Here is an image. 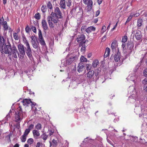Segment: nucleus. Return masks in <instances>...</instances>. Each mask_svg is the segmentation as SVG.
I'll return each instance as SVG.
<instances>
[{"instance_id":"1","label":"nucleus","mask_w":147,"mask_h":147,"mask_svg":"<svg viewBox=\"0 0 147 147\" xmlns=\"http://www.w3.org/2000/svg\"><path fill=\"white\" fill-rule=\"evenodd\" d=\"M128 92L129 94H131L129 97L128 100L132 102L137 101V102L140 103V101L138 100L139 95L136 92L135 86L132 85L129 86L128 89Z\"/></svg>"},{"instance_id":"2","label":"nucleus","mask_w":147,"mask_h":147,"mask_svg":"<svg viewBox=\"0 0 147 147\" xmlns=\"http://www.w3.org/2000/svg\"><path fill=\"white\" fill-rule=\"evenodd\" d=\"M5 46L4 48H3V46H1L0 47V50L2 51V53L11 55L12 47H11L9 40L8 39H7V42L6 43L5 42Z\"/></svg>"},{"instance_id":"3","label":"nucleus","mask_w":147,"mask_h":147,"mask_svg":"<svg viewBox=\"0 0 147 147\" xmlns=\"http://www.w3.org/2000/svg\"><path fill=\"white\" fill-rule=\"evenodd\" d=\"M22 109L21 106H20L15 112V121L16 122H19L22 119L23 115L25 114V112H22Z\"/></svg>"},{"instance_id":"4","label":"nucleus","mask_w":147,"mask_h":147,"mask_svg":"<svg viewBox=\"0 0 147 147\" xmlns=\"http://www.w3.org/2000/svg\"><path fill=\"white\" fill-rule=\"evenodd\" d=\"M22 102L24 105L27 106H28L29 105L31 104L30 105H31L32 108L33 110L36 111L37 110L36 108L34 107L36 105V103L35 102H32L31 99H25L23 100Z\"/></svg>"},{"instance_id":"5","label":"nucleus","mask_w":147,"mask_h":147,"mask_svg":"<svg viewBox=\"0 0 147 147\" xmlns=\"http://www.w3.org/2000/svg\"><path fill=\"white\" fill-rule=\"evenodd\" d=\"M18 47L20 54V55L19 54H18V57L20 58L24 57L25 54L24 46L21 44H19L18 45Z\"/></svg>"},{"instance_id":"6","label":"nucleus","mask_w":147,"mask_h":147,"mask_svg":"<svg viewBox=\"0 0 147 147\" xmlns=\"http://www.w3.org/2000/svg\"><path fill=\"white\" fill-rule=\"evenodd\" d=\"M26 46V53L28 57L31 60L33 59L32 55V52L29 43L25 45Z\"/></svg>"},{"instance_id":"7","label":"nucleus","mask_w":147,"mask_h":147,"mask_svg":"<svg viewBox=\"0 0 147 147\" xmlns=\"http://www.w3.org/2000/svg\"><path fill=\"white\" fill-rule=\"evenodd\" d=\"M86 77L90 81H94L96 80L94 76V71L93 70L89 71L86 74Z\"/></svg>"},{"instance_id":"8","label":"nucleus","mask_w":147,"mask_h":147,"mask_svg":"<svg viewBox=\"0 0 147 147\" xmlns=\"http://www.w3.org/2000/svg\"><path fill=\"white\" fill-rule=\"evenodd\" d=\"M86 37L83 34H80L78 36V37L76 38V40L77 42L80 43L84 42L85 43L86 42H88L87 40H85Z\"/></svg>"},{"instance_id":"9","label":"nucleus","mask_w":147,"mask_h":147,"mask_svg":"<svg viewBox=\"0 0 147 147\" xmlns=\"http://www.w3.org/2000/svg\"><path fill=\"white\" fill-rule=\"evenodd\" d=\"M54 11L55 13V16L58 18L62 19L63 17L59 8L58 7L54 8Z\"/></svg>"},{"instance_id":"10","label":"nucleus","mask_w":147,"mask_h":147,"mask_svg":"<svg viewBox=\"0 0 147 147\" xmlns=\"http://www.w3.org/2000/svg\"><path fill=\"white\" fill-rule=\"evenodd\" d=\"M135 34V37L136 39L138 40L142 41V35L141 32L139 30H137Z\"/></svg>"},{"instance_id":"11","label":"nucleus","mask_w":147,"mask_h":147,"mask_svg":"<svg viewBox=\"0 0 147 147\" xmlns=\"http://www.w3.org/2000/svg\"><path fill=\"white\" fill-rule=\"evenodd\" d=\"M133 43L131 42H129L127 43V50L129 53L130 54L134 50Z\"/></svg>"},{"instance_id":"12","label":"nucleus","mask_w":147,"mask_h":147,"mask_svg":"<svg viewBox=\"0 0 147 147\" xmlns=\"http://www.w3.org/2000/svg\"><path fill=\"white\" fill-rule=\"evenodd\" d=\"M59 18L55 17L52 16H47V19L50 20V21L55 24H57L59 22Z\"/></svg>"},{"instance_id":"13","label":"nucleus","mask_w":147,"mask_h":147,"mask_svg":"<svg viewBox=\"0 0 147 147\" xmlns=\"http://www.w3.org/2000/svg\"><path fill=\"white\" fill-rule=\"evenodd\" d=\"M18 53V51L16 47L13 45L12 47V51H11V55H12L13 57L17 58V53Z\"/></svg>"},{"instance_id":"14","label":"nucleus","mask_w":147,"mask_h":147,"mask_svg":"<svg viewBox=\"0 0 147 147\" xmlns=\"http://www.w3.org/2000/svg\"><path fill=\"white\" fill-rule=\"evenodd\" d=\"M77 59L78 56L74 55L70 57L67 60L68 61V62L70 64L72 62L76 61L77 60Z\"/></svg>"},{"instance_id":"15","label":"nucleus","mask_w":147,"mask_h":147,"mask_svg":"<svg viewBox=\"0 0 147 147\" xmlns=\"http://www.w3.org/2000/svg\"><path fill=\"white\" fill-rule=\"evenodd\" d=\"M41 24L44 31H46L48 29V26L46 20H43L42 21Z\"/></svg>"},{"instance_id":"16","label":"nucleus","mask_w":147,"mask_h":147,"mask_svg":"<svg viewBox=\"0 0 147 147\" xmlns=\"http://www.w3.org/2000/svg\"><path fill=\"white\" fill-rule=\"evenodd\" d=\"M84 64L82 62H80L79 64L78 68V71L80 73L82 71L84 68Z\"/></svg>"},{"instance_id":"17","label":"nucleus","mask_w":147,"mask_h":147,"mask_svg":"<svg viewBox=\"0 0 147 147\" xmlns=\"http://www.w3.org/2000/svg\"><path fill=\"white\" fill-rule=\"evenodd\" d=\"M33 48L35 49L36 51H38L40 49L39 46V44L37 41H33L32 43H31Z\"/></svg>"},{"instance_id":"18","label":"nucleus","mask_w":147,"mask_h":147,"mask_svg":"<svg viewBox=\"0 0 147 147\" xmlns=\"http://www.w3.org/2000/svg\"><path fill=\"white\" fill-rule=\"evenodd\" d=\"M121 57L120 53L119 51H118L115 55V62H119L121 61Z\"/></svg>"},{"instance_id":"19","label":"nucleus","mask_w":147,"mask_h":147,"mask_svg":"<svg viewBox=\"0 0 147 147\" xmlns=\"http://www.w3.org/2000/svg\"><path fill=\"white\" fill-rule=\"evenodd\" d=\"M96 30V28L92 26L87 28L85 30V31L88 34H89L93 31H94Z\"/></svg>"},{"instance_id":"20","label":"nucleus","mask_w":147,"mask_h":147,"mask_svg":"<svg viewBox=\"0 0 147 147\" xmlns=\"http://www.w3.org/2000/svg\"><path fill=\"white\" fill-rule=\"evenodd\" d=\"M34 137L36 139H37L40 136V133L38 131L36 130H34L32 131Z\"/></svg>"},{"instance_id":"21","label":"nucleus","mask_w":147,"mask_h":147,"mask_svg":"<svg viewBox=\"0 0 147 147\" xmlns=\"http://www.w3.org/2000/svg\"><path fill=\"white\" fill-rule=\"evenodd\" d=\"M68 60H66L65 59L61 61V65L62 67H65L67 65H70V64L68 62Z\"/></svg>"},{"instance_id":"22","label":"nucleus","mask_w":147,"mask_h":147,"mask_svg":"<svg viewBox=\"0 0 147 147\" xmlns=\"http://www.w3.org/2000/svg\"><path fill=\"white\" fill-rule=\"evenodd\" d=\"M5 42V40L3 36L0 35V47L3 46Z\"/></svg>"},{"instance_id":"23","label":"nucleus","mask_w":147,"mask_h":147,"mask_svg":"<svg viewBox=\"0 0 147 147\" xmlns=\"http://www.w3.org/2000/svg\"><path fill=\"white\" fill-rule=\"evenodd\" d=\"M38 40L40 45L44 47L46 46V44L43 37L39 38Z\"/></svg>"},{"instance_id":"24","label":"nucleus","mask_w":147,"mask_h":147,"mask_svg":"<svg viewBox=\"0 0 147 147\" xmlns=\"http://www.w3.org/2000/svg\"><path fill=\"white\" fill-rule=\"evenodd\" d=\"M99 61L97 59H96L94 60L92 63V66L94 68L97 67L98 65L99 64Z\"/></svg>"},{"instance_id":"25","label":"nucleus","mask_w":147,"mask_h":147,"mask_svg":"<svg viewBox=\"0 0 147 147\" xmlns=\"http://www.w3.org/2000/svg\"><path fill=\"white\" fill-rule=\"evenodd\" d=\"M142 83L144 84V90L145 91H147V78L144 79L142 81Z\"/></svg>"},{"instance_id":"26","label":"nucleus","mask_w":147,"mask_h":147,"mask_svg":"<svg viewBox=\"0 0 147 147\" xmlns=\"http://www.w3.org/2000/svg\"><path fill=\"white\" fill-rule=\"evenodd\" d=\"M110 50L109 48H107L106 49L104 55V57L105 58L107 57L109 55Z\"/></svg>"},{"instance_id":"27","label":"nucleus","mask_w":147,"mask_h":147,"mask_svg":"<svg viewBox=\"0 0 147 147\" xmlns=\"http://www.w3.org/2000/svg\"><path fill=\"white\" fill-rule=\"evenodd\" d=\"M117 42L116 40H114L111 44V48L113 51L115 50L117 46Z\"/></svg>"},{"instance_id":"28","label":"nucleus","mask_w":147,"mask_h":147,"mask_svg":"<svg viewBox=\"0 0 147 147\" xmlns=\"http://www.w3.org/2000/svg\"><path fill=\"white\" fill-rule=\"evenodd\" d=\"M133 76V75L131 74L129 75L127 78L128 81H132L134 82L135 79L136 77L135 76Z\"/></svg>"},{"instance_id":"29","label":"nucleus","mask_w":147,"mask_h":147,"mask_svg":"<svg viewBox=\"0 0 147 147\" xmlns=\"http://www.w3.org/2000/svg\"><path fill=\"white\" fill-rule=\"evenodd\" d=\"M60 5L61 7L63 9L65 8V0H61Z\"/></svg>"},{"instance_id":"30","label":"nucleus","mask_w":147,"mask_h":147,"mask_svg":"<svg viewBox=\"0 0 147 147\" xmlns=\"http://www.w3.org/2000/svg\"><path fill=\"white\" fill-rule=\"evenodd\" d=\"M79 46L80 47H82L81 49V51L83 52V53L84 52L86 49L85 45V43H84V42H83L82 43H80Z\"/></svg>"},{"instance_id":"31","label":"nucleus","mask_w":147,"mask_h":147,"mask_svg":"<svg viewBox=\"0 0 147 147\" xmlns=\"http://www.w3.org/2000/svg\"><path fill=\"white\" fill-rule=\"evenodd\" d=\"M143 22V20L142 19L140 18L138 19L137 22V26L138 27H140L142 25V23Z\"/></svg>"},{"instance_id":"32","label":"nucleus","mask_w":147,"mask_h":147,"mask_svg":"<svg viewBox=\"0 0 147 147\" xmlns=\"http://www.w3.org/2000/svg\"><path fill=\"white\" fill-rule=\"evenodd\" d=\"M11 136V133H10L5 137V140L8 142H10L11 141L10 138Z\"/></svg>"},{"instance_id":"33","label":"nucleus","mask_w":147,"mask_h":147,"mask_svg":"<svg viewBox=\"0 0 147 147\" xmlns=\"http://www.w3.org/2000/svg\"><path fill=\"white\" fill-rule=\"evenodd\" d=\"M92 66L91 64H86V65L85 67L86 69V70L87 71H90L91 70V69L92 68Z\"/></svg>"},{"instance_id":"34","label":"nucleus","mask_w":147,"mask_h":147,"mask_svg":"<svg viewBox=\"0 0 147 147\" xmlns=\"http://www.w3.org/2000/svg\"><path fill=\"white\" fill-rule=\"evenodd\" d=\"M48 22L49 26L50 28H53L54 27V26L53 24V22H51L50 20L47 19Z\"/></svg>"},{"instance_id":"35","label":"nucleus","mask_w":147,"mask_h":147,"mask_svg":"<svg viewBox=\"0 0 147 147\" xmlns=\"http://www.w3.org/2000/svg\"><path fill=\"white\" fill-rule=\"evenodd\" d=\"M13 37L14 39L16 40H18L19 38L18 33H14L13 34Z\"/></svg>"},{"instance_id":"36","label":"nucleus","mask_w":147,"mask_h":147,"mask_svg":"<svg viewBox=\"0 0 147 147\" xmlns=\"http://www.w3.org/2000/svg\"><path fill=\"white\" fill-rule=\"evenodd\" d=\"M48 137V136L45 133H43L41 136V138L44 141H45L47 139Z\"/></svg>"},{"instance_id":"37","label":"nucleus","mask_w":147,"mask_h":147,"mask_svg":"<svg viewBox=\"0 0 147 147\" xmlns=\"http://www.w3.org/2000/svg\"><path fill=\"white\" fill-rule=\"evenodd\" d=\"M41 10L43 13H45L47 10V8L46 6L42 5L41 7Z\"/></svg>"},{"instance_id":"38","label":"nucleus","mask_w":147,"mask_h":147,"mask_svg":"<svg viewBox=\"0 0 147 147\" xmlns=\"http://www.w3.org/2000/svg\"><path fill=\"white\" fill-rule=\"evenodd\" d=\"M88 2V3L87 4L88 5V6L90 8H91L93 4L92 1L91 0H89V1Z\"/></svg>"},{"instance_id":"39","label":"nucleus","mask_w":147,"mask_h":147,"mask_svg":"<svg viewBox=\"0 0 147 147\" xmlns=\"http://www.w3.org/2000/svg\"><path fill=\"white\" fill-rule=\"evenodd\" d=\"M47 7L50 9H53V5L50 1H48L47 4Z\"/></svg>"},{"instance_id":"40","label":"nucleus","mask_w":147,"mask_h":147,"mask_svg":"<svg viewBox=\"0 0 147 147\" xmlns=\"http://www.w3.org/2000/svg\"><path fill=\"white\" fill-rule=\"evenodd\" d=\"M127 36L125 35L122 37L121 42L123 43H125L127 41Z\"/></svg>"},{"instance_id":"41","label":"nucleus","mask_w":147,"mask_h":147,"mask_svg":"<svg viewBox=\"0 0 147 147\" xmlns=\"http://www.w3.org/2000/svg\"><path fill=\"white\" fill-rule=\"evenodd\" d=\"M22 38L23 42L25 45L29 43L27 40L26 38L24 35L22 36Z\"/></svg>"},{"instance_id":"42","label":"nucleus","mask_w":147,"mask_h":147,"mask_svg":"<svg viewBox=\"0 0 147 147\" xmlns=\"http://www.w3.org/2000/svg\"><path fill=\"white\" fill-rule=\"evenodd\" d=\"M80 60L81 61V62H86L87 61V59L84 57L83 56H82L80 58Z\"/></svg>"},{"instance_id":"43","label":"nucleus","mask_w":147,"mask_h":147,"mask_svg":"<svg viewBox=\"0 0 147 147\" xmlns=\"http://www.w3.org/2000/svg\"><path fill=\"white\" fill-rule=\"evenodd\" d=\"M10 118V116L9 114H8L4 118V121L5 122V123L7 122V121H8Z\"/></svg>"},{"instance_id":"44","label":"nucleus","mask_w":147,"mask_h":147,"mask_svg":"<svg viewBox=\"0 0 147 147\" xmlns=\"http://www.w3.org/2000/svg\"><path fill=\"white\" fill-rule=\"evenodd\" d=\"M132 15H132V13H131V14L128 17L127 19V21L125 23V24H126L127 23L129 22L131 20L132 18L133 17Z\"/></svg>"},{"instance_id":"45","label":"nucleus","mask_w":147,"mask_h":147,"mask_svg":"<svg viewBox=\"0 0 147 147\" xmlns=\"http://www.w3.org/2000/svg\"><path fill=\"white\" fill-rule=\"evenodd\" d=\"M26 136L23 135L21 137V140L22 142H24L26 140Z\"/></svg>"},{"instance_id":"46","label":"nucleus","mask_w":147,"mask_h":147,"mask_svg":"<svg viewBox=\"0 0 147 147\" xmlns=\"http://www.w3.org/2000/svg\"><path fill=\"white\" fill-rule=\"evenodd\" d=\"M34 18L37 20H39L40 18V15L39 13H37L35 14Z\"/></svg>"},{"instance_id":"47","label":"nucleus","mask_w":147,"mask_h":147,"mask_svg":"<svg viewBox=\"0 0 147 147\" xmlns=\"http://www.w3.org/2000/svg\"><path fill=\"white\" fill-rule=\"evenodd\" d=\"M3 27L5 30H7L8 29L7 22L6 21L4 22L3 23Z\"/></svg>"},{"instance_id":"48","label":"nucleus","mask_w":147,"mask_h":147,"mask_svg":"<svg viewBox=\"0 0 147 147\" xmlns=\"http://www.w3.org/2000/svg\"><path fill=\"white\" fill-rule=\"evenodd\" d=\"M35 128L38 130H40L41 128V125L40 123H38L35 126Z\"/></svg>"},{"instance_id":"49","label":"nucleus","mask_w":147,"mask_h":147,"mask_svg":"<svg viewBox=\"0 0 147 147\" xmlns=\"http://www.w3.org/2000/svg\"><path fill=\"white\" fill-rule=\"evenodd\" d=\"M27 142L28 144L30 145L33 143V140L32 138H29Z\"/></svg>"},{"instance_id":"50","label":"nucleus","mask_w":147,"mask_h":147,"mask_svg":"<svg viewBox=\"0 0 147 147\" xmlns=\"http://www.w3.org/2000/svg\"><path fill=\"white\" fill-rule=\"evenodd\" d=\"M86 28V26L83 25L81 27V30L82 32H84V31H85V30Z\"/></svg>"},{"instance_id":"51","label":"nucleus","mask_w":147,"mask_h":147,"mask_svg":"<svg viewBox=\"0 0 147 147\" xmlns=\"http://www.w3.org/2000/svg\"><path fill=\"white\" fill-rule=\"evenodd\" d=\"M30 131L28 129H26L24 132V135L27 136L28 134L29 133Z\"/></svg>"},{"instance_id":"52","label":"nucleus","mask_w":147,"mask_h":147,"mask_svg":"<svg viewBox=\"0 0 147 147\" xmlns=\"http://www.w3.org/2000/svg\"><path fill=\"white\" fill-rule=\"evenodd\" d=\"M25 31L27 33H29L30 30L28 26H27L25 28Z\"/></svg>"},{"instance_id":"53","label":"nucleus","mask_w":147,"mask_h":147,"mask_svg":"<svg viewBox=\"0 0 147 147\" xmlns=\"http://www.w3.org/2000/svg\"><path fill=\"white\" fill-rule=\"evenodd\" d=\"M38 35V38L43 37L42 36V35L41 31L40 29L39 30Z\"/></svg>"},{"instance_id":"54","label":"nucleus","mask_w":147,"mask_h":147,"mask_svg":"<svg viewBox=\"0 0 147 147\" xmlns=\"http://www.w3.org/2000/svg\"><path fill=\"white\" fill-rule=\"evenodd\" d=\"M32 71V70L31 69H29L28 70L25 71L24 72H26L27 74L28 75H29L30 74H29V73H30V72H31Z\"/></svg>"},{"instance_id":"55","label":"nucleus","mask_w":147,"mask_h":147,"mask_svg":"<svg viewBox=\"0 0 147 147\" xmlns=\"http://www.w3.org/2000/svg\"><path fill=\"white\" fill-rule=\"evenodd\" d=\"M31 29L32 30L34 33H36V29L35 27L32 26L31 27Z\"/></svg>"},{"instance_id":"56","label":"nucleus","mask_w":147,"mask_h":147,"mask_svg":"<svg viewBox=\"0 0 147 147\" xmlns=\"http://www.w3.org/2000/svg\"><path fill=\"white\" fill-rule=\"evenodd\" d=\"M140 14L139 13H132V15H133V16L135 17H137L138 16L140 15Z\"/></svg>"},{"instance_id":"57","label":"nucleus","mask_w":147,"mask_h":147,"mask_svg":"<svg viewBox=\"0 0 147 147\" xmlns=\"http://www.w3.org/2000/svg\"><path fill=\"white\" fill-rule=\"evenodd\" d=\"M74 84H76V83L75 82H73L72 83H71L70 84V85L69 86V87L71 86V87L73 88H74Z\"/></svg>"},{"instance_id":"58","label":"nucleus","mask_w":147,"mask_h":147,"mask_svg":"<svg viewBox=\"0 0 147 147\" xmlns=\"http://www.w3.org/2000/svg\"><path fill=\"white\" fill-rule=\"evenodd\" d=\"M143 74L144 76L146 77L147 76V68L144 71Z\"/></svg>"},{"instance_id":"59","label":"nucleus","mask_w":147,"mask_h":147,"mask_svg":"<svg viewBox=\"0 0 147 147\" xmlns=\"http://www.w3.org/2000/svg\"><path fill=\"white\" fill-rule=\"evenodd\" d=\"M34 127V125L33 124H31L28 127V129L30 130V131L33 129Z\"/></svg>"},{"instance_id":"60","label":"nucleus","mask_w":147,"mask_h":147,"mask_svg":"<svg viewBox=\"0 0 147 147\" xmlns=\"http://www.w3.org/2000/svg\"><path fill=\"white\" fill-rule=\"evenodd\" d=\"M31 43H32L33 41H36V40L35 38L33 36H32L31 37Z\"/></svg>"},{"instance_id":"61","label":"nucleus","mask_w":147,"mask_h":147,"mask_svg":"<svg viewBox=\"0 0 147 147\" xmlns=\"http://www.w3.org/2000/svg\"><path fill=\"white\" fill-rule=\"evenodd\" d=\"M71 1H68L67 2V5L68 7H69L71 5Z\"/></svg>"},{"instance_id":"62","label":"nucleus","mask_w":147,"mask_h":147,"mask_svg":"<svg viewBox=\"0 0 147 147\" xmlns=\"http://www.w3.org/2000/svg\"><path fill=\"white\" fill-rule=\"evenodd\" d=\"M100 11L99 10H97L96 13V15L95 16L96 17H97L100 14Z\"/></svg>"},{"instance_id":"63","label":"nucleus","mask_w":147,"mask_h":147,"mask_svg":"<svg viewBox=\"0 0 147 147\" xmlns=\"http://www.w3.org/2000/svg\"><path fill=\"white\" fill-rule=\"evenodd\" d=\"M101 30L105 32L106 30V27L105 26H103Z\"/></svg>"},{"instance_id":"64","label":"nucleus","mask_w":147,"mask_h":147,"mask_svg":"<svg viewBox=\"0 0 147 147\" xmlns=\"http://www.w3.org/2000/svg\"><path fill=\"white\" fill-rule=\"evenodd\" d=\"M41 144H42L40 142H38L36 144V147H40Z\"/></svg>"}]
</instances>
